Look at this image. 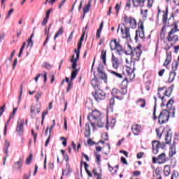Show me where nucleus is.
<instances>
[{
	"instance_id": "1",
	"label": "nucleus",
	"mask_w": 179,
	"mask_h": 179,
	"mask_svg": "<svg viewBox=\"0 0 179 179\" xmlns=\"http://www.w3.org/2000/svg\"><path fill=\"white\" fill-rule=\"evenodd\" d=\"M173 104H174V99L171 98L166 103V108L168 110L163 109L159 113L158 117V122L160 124V125H162V124H166V122H169L170 114H171L172 118H176V107H173Z\"/></svg>"
},
{
	"instance_id": "2",
	"label": "nucleus",
	"mask_w": 179,
	"mask_h": 179,
	"mask_svg": "<svg viewBox=\"0 0 179 179\" xmlns=\"http://www.w3.org/2000/svg\"><path fill=\"white\" fill-rule=\"evenodd\" d=\"M141 45H138L136 48H132V46L131 45L127 44L128 50L124 51V54L126 55H131V57H134V55H136V61H139L141 58V55H142V50H141Z\"/></svg>"
},
{
	"instance_id": "3",
	"label": "nucleus",
	"mask_w": 179,
	"mask_h": 179,
	"mask_svg": "<svg viewBox=\"0 0 179 179\" xmlns=\"http://www.w3.org/2000/svg\"><path fill=\"white\" fill-rule=\"evenodd\" d=\"M101 113L99 110H94L87 115V120L90 121L92 127H94L96 121L100 118Z\"/></svg>"
},
{
	"instance_id": "4",
	"label": "nucleus",
	"mask_w": 179,
	"mask_h": 179,
	"mask_svg": "<svg viewBox=\"0 0 179 179\" xmlns=\"http://www.w3.org/2000/svg\"><path fill=\"white\" fill-rule=\"evenodd\" d=\"M110 47L111 51H117L119 55H122V46L120 44V42L117 41V39H113L110 43Z\"/></svg>"
},
{
	"instance_id": "5",
	"label": "nucleus",
	"mask_w": 179,
	"mask_h": 179,
	"mask_svg": "<svg viewBox=\"0 0 179 179\" xmlns=\"http://www.w3.org/2000/svg\"><path fill=\"white\" fill-rule=\"evenodd\" d=\"M92 94L96 101H99V100H106V92L100 88L95 90V92H92Z\"/></svg>"
},
{
	"instance_id": "6",
	"label": "nucleus",
	"mask_w": 179,
	"mask_h": 179,
	"mask_svg": "<svg viewBox=\"0 0 179 179\" xmlns=\"http://www.w3.org/2000/svg\"><path fill=\"white\" fill-rule=\"evenodd\" d=\"M141 24L138 27V31H136V36H135V40L136 41H138V36H139L140 38H145V30L143 29V22L142 20H140Z\"/></svg>"
},
{
	"instance_id": "7",
	"label": "nucleus",
	"mask_w": 179,
	"mask_h": 179,
	"mask_svg": "<svg viewBox=\"0 0 179 179\" xmlns=\"http://www.w3.org/2000/svg\"><path fill=\"white\" fill-rule=\"evenodd\" d=\"M97 72L101 76V79L105 82V83H107V74L106 72H104V65L103 64H99L97 67Z\"/></svg>"
},
{
	"instance_id": "8",
	"label": "nucleus",
	"mask_w": 179,
	"mask_h": 179,
	"mask_svg": "<svg viewBox=\"0 0 179 179\" xmlns=\"http://www.w3.org/2000/svg\"><path fill=\"white\" fill-rule=\"evenodd\" d=\"M36 110L37 114H40L41 111V103H36L35 106L34 105L31 106L30 115L31 118H34L36 117V115L34 114V113H36Z\"/></svg>"
},
{
	"instance_id": "9",
	"label": "nucleus",
	"mask_w": 179,
	"mask_h": 179,
	"mask_svg": "<svg viewBox=\"0 0 179 179\" xmlns=\"http://www.w3.org/2000/svg\"><path fill=\"white\" fill-rule=\"evenodd\" d=\"M24 121L20 120L18 121L17 123L16 131L19 134L20 136H23V132L24 131Z\"/></svg>"
},
{
	"instance_id": "10",
	"label": "nucleus",
	"mask_w": 179,
	"mask_h": 179,
	"mask_svg": "<svg viewBox=\"0 0 179 179\" xmlns=\"http://www.w3.org/2000/svg\"><path fill=\"white\" fill-rule=\"evenodd\" d=\"M9 146H10V143H9V141H8V140L5 141V145H4V153L6 154V157L3 159V166H5L6 163V159H8V157L9 156L8 153V150L9 149Z\"/></svg>"
},
{
	"instance_id": "11",
	"label": "nucleus",
	"mask_w": 179,
	"mask_h": 179,
	"mask_svg": "<svg viewBox=\"0 0 179 179\" xmlns=\"http://www.w3.org/2000/svg\"><path fill=\"white\" fill-rule=\"evenodd\" d=\"M177 31H179L178 29V25L177 24H175V27L171 29V31L168 33V37L167 40L169 42L173 41V39H171V35L174 34L175 33H177Z\"/></svg>"
},
{
	"instance_id": "12",
	"label": "nucleus",
	"mask_w": 179,
	"mask_h": 179,
	"mask_svg": "<svg viewBox=\"0 0 179 179\" xmlns=\"http://www.w3.org/2000/svg\"><path fill=\"white\" fill-rule=\"evenodd\" d=\"M112 66L113 69H118L120 66V62H118V58H117L114 55H112Z\"/></svg>"
},
{
	"instance_id": "13",
	"label": "nucleus",
	"mask_w": 179,
	"mask_h": 179,
	"mask_svg": "<svg viewBox=\"0 0 179 179\" xmlns=\"http://www.w3.org/2000/svg\"><path fill=\"white\" fill-rule=\"evenodd\" d=\"M160 145V142L157 141H152V152L154 155H157L159 152V145Z\"/></svg>"
},
{
	"instance_id": "14",
	"label": "nucleus",
	"mask_w": 179,
	"mask_h": 179,
	"mask_svg": "<svg viewBox=\"0 0 179 179\" xmlns=\"http://www.w3.org/2000/svg\"><path fill=\"white\" fill-rule=\"evenodd\" d=\"M78 61H79V59H75V55H73L70 62L72 63V69H73V71H79V69H76V66H78Z\"/></svg>"
},
{
	"instance_id": "15",
	"label": "nucleus",
	"mask_w": 179,
	"mask_h": 179,
	"mask_svg": "<svg viewBox=\"0 0 179 179\" xmlns=\"http://www.w3.org/2000/svg\"><path fill=\"white\" fill-rule=\"evenodd\" d=\"M91 85L95 90H97V89H100V83H99V80L96 78L92 79Z\"/></svg>"
},
{
	"instance_id": "16",
	"label": "nucleus",
	"mask_w": 179,
	"mask_h": 179,
	"mask_svg": "<svg viewBox=\"0 0 179 179\" xmlns=\"http://www.w3.org/2000/svg\"><path fill=\"white\" fill-rule=\"evenodd\" d=\"M23 166V159L20 158L18 162H14L13 168L17 170H22V166Z\"/></svg>"
},
{
	"instance_id": "17",
	"label": "nucleus",
	"mask_w": 179,
	"mask_h": 179,
	"mask_svg": "<svg viewBox=\"0 0 179 179\" xmlns=\"http://www.w3.org/2000/svg\"><path fill=\"white\" fill-rule=\"evenodd\" d=\"M163 163H166V153L164 152L158 156V164H163Z\"/></svg>"
},
{
	"instance_id": "18",
	"label": "nucleus",
	"mask_w": 179,
	"mask_h": 179,
	"mask_svg": "<svg viewBox=\"0 0 179 179\" xmlns=\"http://www.w3.org/2000/svg\"><path fill=\"white\" fill-rule=\"evenodd\" d=\"M101 59H102V62L103 65H107V51L102 50L101 53Z\"/></svg>"
},
{
	"instance_id": "19",
	"label": "nucleus",
	"mask_w": 179,
	"mask_h": 179,
	"mask_svg": "<svg viewBox=\"0 0 179 179\" xmlns=\"http://www.w3.org/2000/svg\"><path fill=\"white\" fill-rule=\"evenodd\" d=\"M171 173V168L169 165H165L164 167V174L166 177H169Z\"/></svg>"
},
{
	"instance_id": "20",
	"label": "nucleus",
	"mask_w": 179,
	"mask_h": 179,
	"mask_svg": "<svg viewBox=\"0 0 179 179\" xmlns=\"http://www.w3.org/2000/svg\"><path fill=\"white\" fill-rule=\"evenodd\" d=\"M131 130L133 131L134 135L138 136V132L141 131V126H139V124H136L131 127Z\"/></svg>"
},
{
	"instance_id": "21",
	"label": "nucleus",
	"mask_w": 179,
	"mask_h": 179,
	"mask_svg": "<svg viewBox=\"0 0 179 179\" xmlns=\"http://www.w3.org/2000/svg\"><path fill=\"white\" fill-rule=\"evenodd\" d=\"M154 100H155V106H154V110H153V120L156 121L157 120V116H156V108L157 106V98L156 96H154Z\"/></svg>"
},
{
	"instance_id": "22",
	"label": "nucleus",
	"mask_w": 179,
	"mask_h": 179,
	"mask_svg": "<svg viewBox=\"0 0 179 179\" xmlns=\"http://www.w3.org/2000/svg\"><path fill=\"white\" fill-rule=\"evenodd\" d=\"M125 31H124V29L121 28V32L123 34H125V38H129L131 37V34H129V27H124Z\"/></svg>"
},
{
	"instance_id": "23",
	"label": "nucleus",
	"mask_w": 179,
	"mask_h": 179,
	"mask_svg": "<svg viewBox=\"0 0 179 179\" xmlns=\"http://www.w3.org/2000/svg\"><path fill=\"white\" fill-rule=\"evenodd\" d=\"M130 27L131 29H136V20L132 17H129Z\"/></svg>"
},
{
	"instance_id": "24",
	"label": "nucleus",
	"mask_w": 179,
	"mask_h": 179,
	"mask_svg": "<svg viewBox=\"0 0 179 179\" xmlns=\"http://www.w3.org/2000/svg\"><path fill=\"white\" fill-rule=\"evenodd\" d=\"M103 26H104V22L101 21L100 26L96 31V38H100V36L101 34V31L103 30Z\"/></svg>"
},
{
	"instance_id": "25",
	"label": "nucleus",
	"mask_w": 179,
	"mask_h": 179,
	"mask_svg": "<svg viewBox=\"0 0 179 179\" xmlns=\"http://www.w3.org/2000/svg\"><path fill=\"white\" fill-rule=\"evenodd\" d=\"M64 34V27H61L54 36V40H57L59 36Z\"/></svg>"
},
{
	"instance_id": "26",
	"label": "nucleus",
	"mask_w": 179,
	"mask_h": 179,
	"mask_svg": "<svg viewBox=\"0 0 179 179\" xmlns=\"http://www.w3.org/2000/svg\"><path fill=\"white\" fill-rule=\"evenodd\" d=\"M85 34H86V31L83 29V35L81 36L79 43L78 44V48H82V43H83V40H85Z\"/></svg>"
},
{
	"instance_id": "27",
	"label": "nucleus",
	"mask_w": 179,
	"mask_h": 179,
	"mask_svg": "<svg viewBox=\"0 0 179 179\" xmlns=\"http://www.w3.org/2000/svg\"><path fill=\"white\" fill-rule=\"evenodd\" d=\"M92 6V0H90L87 5L85 6L83 8V13L86 14L89 10H90V8Z\"/></svg>"
},
{
	"instance_id": "28",
	"label": "nucleus",
	"mask_w": 179,
	"mask_h": 179,
	"mask_svg": "<svg viewBox=\"0 0 179 179\" xmlns=\"http://www.w3.org/2000/svg\"><path fill=\"white\" fill-rule=\"evenodd\" d=\"M169 16V7H166V12L164 13L162 17V22L163 23H167V17Z\"/></svg>"
},
{
	"instance_id": "29",
	"label": "nucleus",
	"mask_w": 179,
	"mask_h": 179,
	"mask_svg": "<svg viewBox=\"0 0 179 179\" xmlns=\"http://www.w3.org/2000/svg\"><path fill=\"white\" fill-rule=\"evenodd\" d=\"M177 75V73L175 71H171L169 73V78L171 79V80H168V83H172V82H174V79L176 78V76Z\"/></svg>"
},
{
	"instance_id": "30",
	"label": "nucleus",
	"mask_w": 179,
	"mask_h": 179,
	"mask_svg": "<svg viewBox=\"0 0 179 179\" xmlns=\"http://www.w3.org/2000/svg\"><path fill=\"white\" fill-rule=\"evenodd\" d=\"M83 164L87 176H89L90 177H93L92 172H90V171H89V169H87L89 167V164H87V162H83Z\"/></svg>"
},
{
	"instance_id": "31",
	"label": "nucleus",
	"mask_w": 179,
	"mask_h": 179,
	"mask_svg": "<svg viewBox=\"0 0 179 179\" xmlns=\"http://www.w3.org/2000/svg\"><path fill=\"white\" fill-rule=\"evenodd\" d=\"M115 99H118V96H113L109 101V105H110V108H113V107H114V105L115 104Z\"/></svg>"
},
{
	"instance_id": "32",
	"label": "nucleus",
	"mask_w": 179,
	"mask_h": 179,
	"mask_svg": "<svg viewBox=\"0 0 179 179\" xmlns=\"http://www.w3.org/2000/svg\"><path fill=\"white\" fill-rule=\"evenodd\" d=\"M79 70H73L71 73V80H73V79H76V76H78V73Z\"/></svg>"
},
{
	"instance_id": "33",
	"label": "nucleus",
	"mask_w": 179,
	"mask_h": 179,
	"mask_svg": "<svg viewBox=\"0 0 179 179\" xmlns=\"http://www.w3.org/2000/svg\"><path fill=\"white\" fill-rule=\"evenodd\" d=\"M138 103H140V107L145 108L146 107V101L145 99H139Z\"/></svg>"
},
{
	"instance_id": "34",
	"label": "nucleus",
	"mask_w": 179,
	"mask_h": 179,
	"mask_svg": "<svg viewBox=\"0 0 179 179\" xmlns=\"http://www.w3.org/2000/svg\"><path fill=\"white\" fill-rule=\"evenodd\" d=\"M110 73H111L112 75H114L115 76H116V78H119V79H122V74H120L114 71H109Z\"/></svg>"
},
{
	"instance_id": "35",
	"label": "nucleus",
	"mask_w": 179,
	"mask_h": 179,
	"mask_svg": "<svg viewBox=\"0 0 179 179\" xmlns=\"http://www.w3.org/2000/svg\"><path fill=\"white\" fill-rule=\"evenodd\" d=\"M176 153V148H173L172 147H171L169 152V157H173V156H174Z\"/></svg>"
},
{
	"instance_id": "36",
	"label": "nucleus",
	"mask_w": 179,
	"mask_h": 179,
	"mask_svg": "<svg viewBox=\"0 0 179 179\" xmlns=\"http://www.w3.org/2000/svg\"><path fill=\"white\" fill-rule=\"evenodd\" d=\"M42 95H43V92H41V91L37 92V93L35 96L36 103L38 102V100H40V98L41 97Z\"/></svg>"
},
{
	"instance_id": "37",
	"label": "nucleus",
	"mask_w": 179,
	"mask_h": 179,
	"mask_svg": "<svg viewBox=\"0 0 179 179\" xmlns=\"http://www.w3.org/2000/svg\"><path fill=\"white\" fill-rule=\"evenodd\" d=\"M133 1V5L136 8H138V6H140V5L142 3V0H132Z\"/></svg>"
},
{
	"instance_id": "38",
	"label": "nucleus",
	"mask_w": 179,
	"mask_h": 179,
	"mask_svg": "<svg viewBox=\"0 0 179 179\" xmlns=\"http://www.w3.org/2000/svg\"><path fill=\"white\" fill-rule=\"evenodd\" d=\"M26 47V42H24L23 43H22V47H21V48H20V52H19V54H18V57H19V58H20V57H22V54H23V50H24V48Z\"/></svg>"
},
{
	"instance_id": "39",
	"label": "nucleus",
	"mask_w": 179,
	"mask_h": 179,
	"mask_svg": "<svg viewBox=\"0 0 179 179\" xmlns=\"http://www.w3.org/2000/svg\"><path fill=\"white\" fill-rule=\"evenodd\" d=\"M95 122H96V125L97 127H99V128H103V127H104V123L100 120L98 117V120H96V121H95Z\"/></svg>"
},
{
	"instance_id": "40",
	"label": "nucleus",
	"mask_w": 179,
	"mask_h": 179,
	"mask_svg": "<svg viewBox=\"0 0 179 179\" xmlns=\"http://www.w3.org/2000/svg\"><path fill=\"white\" fill-rule=\"evenodd\" d=\"M42 68H45L46 69H51V68H52V65H51L50 64H48L47 62H44L42 65Z\"/></svg>"
},
{
	"instance_id": "41",
	"label": "nucleus",
	"mask_w": 179,
	"mask_h": 179,
	"mask_svg": "<svg viewBox=\"0 0 179 179\" xmlns=\"http://www.w3.org/2000/svg\"><path fill=\"white\" fill-rule=\"evenodd\" d=\"M74 52L76 54V59H79V57H80V48L78 45V50L75 49Z\"/></svg>"
},
{
	"instance_id": "42",
	"label": "nucleus",
	"mask_w": 179,
	"mask_h": 179,
	"mask_svg": "<svg viewBox=\"0 0 179 179\" xmlns=\"http://www.w3.org/2000/svg\"><path fill=\"white\" fill-rule=\"evenodd\" d=\"M48 114V110H46L45 112L42 113V120H41V125L44 124V120H45V116Z\"/></svg>"
},
{
	"instance_id": "43",
	"label": "nucleus",
	"mask_w": 179,
	"mask_h": 179,
	"mask_svg": "<svg viewBox=\"0 0 179 179\" xmlns=\"http://www.w3.org/2000/svg\"><path fill=\"white\" fill-rule=\"evenodd\" d=\"M23 94V84H21L20 85V95L18 98V103H20V100H22V95Z\"/></svg>"
},
{
	"instance_id": "44",
	"label": "nucleus",
	"mask_w": 179,
	"mask_h": 179,
	"mask_svg": "<svg viewBox=\"0 0 179 179\" xmlns=\"http://www.w3.org/2000/svg\"><path fill=\"white\" fill-rule=\"evenodd\" d=\"M129 82V81H128V78H124L122 82V86L127 87L128 86Z\"/></svg>"
},
{
	"instance_id": "45",
	"label": "nucleus",
	"mask_w": 179,
	"mask_h": 179,
	"mask_svg": "<svg viewBox=\"0 0 179 179\" xmlns=\"http://www.w3.org/2000/svg\"><path fill=\"white\" fill-rule=\"evenodd\" d=\"M170 131H171V129H169L168 131H167V134H166V136L165 138V141H166V145H170L171 143V139H170V141H167V138H169V133L170 132Z\"/></svg>"
},
{
	"instance_id": "46",
	"label": "nucleus",
	"mask_w": 179,
	"mask_h": 179,
	"mask_svg": "<svg viewBox=\"0 0 179 179\" xmlns=\"http://www.w3.org/2000/svg\"><path fill=\"white\" fill-rule=\"evenodd\" d=\"M31 159H33V154H29L28 158L26 160V164H30V163H31Z\"/></svg>"
},
{
	"instance_id": "47",
	"label": "nucleus",
	"mask_w": 179,
	"mask_h": 179,
	"mask_svg": "<svg viewBox=\"0 0 179 179\" xmlns=\"http://www.w3.org/2000/svg\"><path fill=\"white\" fill-rule=\"evenodd\" d=\"M177 68H178V62H176L175 64H172V70L173 72H176L177 71Z\"/></svg>"
},
{
	"instance_id": "48",
	"label": "nucleus",
	"mask_w": 179,
	"mask_h": 179,
	"mask_svg": "<svg viewBox=\"0 0 179 179\" xmlns=\"http://www.w3.org/2000/svg\"><path fill=\"white\" fill-rule=\"evenodd\" d=\"M31 133L32 136H34V142L36 143V141H37V134L34 133V130L31 129Z\"/></svg>"
},
{
	"instance_id": "49",
	"label": "nucleus",
	"mask_w": 179,
	"mask_h": 179,
	"mask_svg": "<svg viewBox=\"0 0 179 179\" xmlns=\"http://www.w3.org/2000/svg\"><path fill=\"white\" fill-rule=\"evenodd\" d=\"M95 157H96V162L97 163H100V162H101V155H100V154L96 152L95 153Z\"/></svg>"
},
{
	"instance_id": "50",
	"label": "nucleus",
	"mask_w": 179,
	"mask_h": 179,
	"mask_svg": "<svg viewBox=\"0 0 179 179\" xmlns=\"http://www.w3.org/2000/svg\"><path fill=\"white\" fill-rule=\"evenodd\" d=\"M16 111H17V108H14L12 113L10 115V120H12V118L15 117V114H16Z\"/></svg>"
},
{
	"instance_id": "51",
	"label": "nucleus",
	"mask_w": 179,
	"mask_h": 179,
	"mask_svg": "<svg viewBox=\"0 0 179 179\" xmlns=\"http://www.w3.org/2000/svg\"><path fill=\"white\" fill-rule=\"evenodd\" d=\"M72 86H73V83L72 82V80H71L67 86V92L72 89Z\"/></svg>"
},
{
	"instance_id": "52",
	"label": "nucleus",
	"mask_w": 179,
	"mask_h": 179,
	"mask_svg": "<svg viewBox=\"0 0 179 179\" xmlns=\"http://www.w3.org/2000/svg\"><path fill=\"white\" fill-rule=\"evenodd\" d=\"M15 11V9L11 8L9 11L8 15L6 17V19H9L10 17V15H12V13H13V12Z\"/></svg>"
},
{
	"instance_id": "53",
	"label": "nucleus",
	"mask_w": 179,
	"mask_h": 179,
	"mask_svg": "<svg viewBox=\"0 0 179 179\" xmlns=\"http://www.w3.org/2000/svg\"><path fill=\"white\" fill-rule=\"evenodd\" d=\"M51 12H52V8H50L46 11L45 17H48V19H50V15H51Z\"/></svg>"
},
{
	"instance_id": "54",
	"label": "nucleus",
	"mask_w": 179,
	"mask_h": 179,
	"mask_svg": "<svg viewBox=\"0 0 179 179\" xmlns=\"http://www.w3.org/2000/svg\"><path fill=\"white\" fill-rule=\"evenodd\" d=\"M90 130H85L84 136H85V138H89L90 136Z\"/></svg>"
},
{
	"instance_id": "55",
	"label": "nucleus",
	"mask_w": 179,
	"mask_h": 179,
	"mask_svg": "<svg viewBox=\"0 0 179 179\" xmlns=\"http://www.w3.org/2000/svg\"><path fill=\"white\" fill-rule=\"evenodd\" d=\"M27 43H28L27 47H33V44H34L33 39L29 38L27 40Z\"/></svg>"
},
{
	"instance_id": "56",
	"label": "nucleus",
	"mask_w": 179,
	"mask_h": 179,
	"mask_svg": "<svg viewBox=\"0 0 179 179\" xmlns=\"http://www.w3.org/2000/svg\"><path fill=\"white\" fill-rule=\"evenodd\" d=\"M171 38L172 40V41H173L174 43H177V41H178V35H174L173 37H171Z\"/></svg>"
},
{
	"instance_id": "57",
	"label": "nucleus",
	"mask_w": 179,
	"mask_h": 179,
	"mask_svg": "<svg viewBox=\"0 0 179 179\" xmlns=\"http://www.w3.org/2000/svg\"><path fill=\"white\" fill-rule=\"evenodd\" d=\"M115 9L116 10V15H118V12H120V9H121V5L120 4H116Z\"/></svg>"
},
{
	"instance_id": "58",
	"label": "nucleus",
	"mask_w": 179,
	"mask_h": 179,
	"mask_svg": "<svg viewBox=\"0 0 179 179\" xmlns=\"http://www.w3.org/2000/svg\"><path fill=\"white\" fill-rule=\"evenodd\" d=\"M119 93H120V90H118L117 89L113 88L112 90V92H111L112 94L115 95V94H118Z\"/></svg>"
},
{
	"instance_id": "59",
	"label": "nucleus",
	"mask_w": 179,
	"mask_h": 179,
	"mask_svg": "<svg viewBox=\"0 0 179 179\" xmlns=\"http://www.w3.org/2000/svg\"><path fill=\"white\" fill-rule=\"evenodd\" d=\"M50 18H48L47 17H45L43 22H42V26H45V24H47V23H48V20Z\"/></svg>"
},
{
	"instance_id": "60",
	"label": "nucleus",
	"mask_w": 179,
	"mask_h": 179,
	"mask_svg": "<svg viewBox=\"0 0 179 179\" xmlns=\"http://www.w3.org/2000/svg\"><path fill=\"white\" fill-rule=\"evenodd\" d=\"M165 61L169 63L171 62V55L166 54V57Z\"/></svg>"
},
{
	"instance_id": "61",
	"label": "nucleus",
	"mask_w": 179,
	"mask_h": 179,
	"mask_svg": "<svg viewBox=\"0 0 179 179\" xmlns=\"http://www.w3.org/2000/svg\"><path fill=\"white\" fill-rule=\"evenodd\" d=\"M165 61L169 63L171 62V55L166 54V57Z\"/></svg>"
},
{
	"instance_id": "62",
	"label": "nucleus",
	"mask_w": 179,
	"mask_h": 179,
	"mask_svg": "<svg viewBox=\"0 0 179 179\" xmlns=\"http://www.w3.org/2000/svg\"><path fill=\"white\" fill-rule=\"evenodd\" d=\"M87 143H88V145H90V146H93V145L96 144V143L94 141H92V138H89L87 140Z\"/></svg>"
},
{
	"instance_id": "63",
	"label": "nucleus",
	"mask_w": 179,
	"mask_h": 179,
	"mask_svg": "<svg viewBox=\"0 0 179 179\" xmlns=\"http://www.w3.org/2000/svg\"><path fill=\"white\" fill-rule=\"evenodd\" d=\"M120 160L122 163H123V164H126V166H128V162H127V159H125V157H122Z\"/></svg>"
},
{
	"instance_id": "64",
	"label": "nucleus",
	"mask_w": 179,
	"mask_h": 179,
	"mask_svg": "<svg viewBox=\"0 0 179 179\" xmlns=\"http://www.w3.org/2000/svg\"><path fill=\"white\" fill-rule=\"evenodd\" d=\"M102 139L105 141H108V134L105 133V134L102 136Z\"/></svg>"
}]
</instances>
